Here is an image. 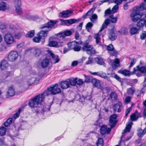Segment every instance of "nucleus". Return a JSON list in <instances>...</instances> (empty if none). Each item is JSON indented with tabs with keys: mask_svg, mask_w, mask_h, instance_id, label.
<instances>
[{
	"mask_svg": "<svg viewBox=\"0 0 146 146\" xmlns=\"http://www.w3.org/2000/svg\"><path fill=\"white\" fill-rule=\"evenodd\" d=\"M12 118H9L4 123V125L6 127L9 126L12 123Z\"/></svg>",
	"mask_w": 146,
	"mask_h": 146,
	"instance_id": "nucleus-39",
	"label": "nucleus"
},
{
	"mask_svg": "<svg viewBox=\"0 0 146 146\" xmlns=\"http://www.w3.org/2000/svg\"><path fill=\"white\" fill-rule=\"evenodd\" d=\"M122 108V103L120 101H119L117 104H115L113 107V109L115 112L116 111L117 109V112H119L121 111V108Z\"/></svg>",
	"mask_w": 146,
	"mask_h": 146,
	"instance_id": "nucleus-17",
	"label": "nucleus"
},
{
	"mask_svg": "<svg viewBox=\"0 0 146 146\" xmlns=\"http://www.w3.org/2000/svg\"><path fill=\"white\" fill-rule=\"evenodd\" d=\"M40 38L39 37H38L36 36L33 39L34 42H35L38 43L40 40Z\"/></svg>",
	"mask_w": 146,
	"mask_h": 146,
	"instance_id": "nucleus-60",
	"label": "nucleus"
},
{
	"mask_svg": "<svg viewBox=\"0 0 146 146\" xmlns=\"http://www.w3.org/2000/svg\"><path fill=\"white\" fill-rule=\"evenodd\" d=\"M18 56L17 52L15 51H12L10 52L8 56V58L10 61H14L16 60Z\"/></svg>",
	"mask_w": 146,
	"mask_h": 146,
	"instance_id": "nucleus-11",
	"label": "nucleus"
},
{
	"mask_svg": "<svg viewBox=\"0 0 146 146\" xmlns=\"http://www.w3.org/2000/svg\"><path fill=\"white\" fill-rule=\"evenodd\" d=\"M143 130L139 129L138 130V135L139 137H141L144 135Z\"/></svg>",
	"mask_w": 146,
	"mask_h": 146,
	"instance_id": "nucleus-58",
	"label": "nucleus"
},
{
	"mask_svg": "<svg viewBox=\"0 0 146 146\" xmlns=\"http://www.w3.org/2000/svg\"><path fill=\"white\" fill-rule=\"evenodd\" d=\"M48 54L52 58V62L55 64L59 61L60 59L58 58V55H55L52 53V52L49 50L47 51Z\"/></svg>",
	"mask_w": 146,
	"mask_h": 146,
	"instance_id": "nucleus-12",
	"label": "nucleus"
},
{
	"mask_svg": "<svg viewBox=\"0 0 146 146\" xmlns=\"http://www.w3.org/2000/svg\"><path fill=\"white\" fill-rule=\"evenodd\" d=\"M95 61L97 63L101 65H103L104 66H106V64L104 63V60L101 57H97L95 58Z\"/></svg>",
	"mask_w": 146,
	"mask_h": 146,
	"instance_id": "nucleus-26",
	"label": "nucleus"
},
{
	"mask_svg": "<svg viewBox=\"0 0 146 146\" xmlns=\"http://www.w3.org/2000/svg\"><path fill=\"white\" fill-rule=\"evenodd\" d=\"M4 38L5 43L8 45L13 44L15 41L13 36L11 33H7L5 34Z\"/></svg>",
	"mask_w": 146,
	"mask_h": 146,
	"instance_id": "nucleus-10",
	"label": "nucleus"
},
{
	"mask_svg": "<svg viewBox=\"0 0 146 146\" xmlns=\"http://www.w3.org/2000/svg\"><path fill=\"white\" fill-rule=\"evenodd\" d=\"M94 10V9L92 8L85 15L83 16V17H85L86 16L90 15L93 13Z\"/></svg>",
	"mask_w": 146,
	"mask_h": 146,
	"instance_id": "nucleus-52",
	"label": "nucleus"
},
{
	"mask_svg": "<svg viewBox=\"0 0 146 146\" xmlns=\"http://www.w3.org/2000/svg\"><path fill=\"white\" fill-rule=\"evenodd\" d=\"M15 8L16 11L18 15H21L23 14V11L21 7H15Z\"/></svg>",
	"mask_w": 146,
	"mask_h": 146,
	"instance_id": "nucleus-37",
	"label": "nucleus"
},
{
	"mask_svg": "<svg viewBox=\"0 0 146 146\" xmlns=\"http://www.w3.org/2000/svg\"><path fill=\"white\" fill-rule=\"evenodd\" d=\"M77 78H71L67 80L68 82L69 86L70 85L74 86H75L76 84V79Z\"/></svg>",
	"mask_w": 146,
	"mask_h": 146,
	"instance_id": "nucleus-28",
	"label": "nucleus"
},
{
	"mask_svg": "<svg viewBox=\"0 0 146 146\" xmlns=\"http://www.w3.org/2000/svg\"><path fill=\"white\" fill-rule=\"evenodd\" d=\"M119 59L116 58L113 62V67H117L119 65Z\"/></svg>",
	"mask_w": 146,
	"mask_h": 146,
	"instance_id": "nucleus-45",
	"label": "nucleus"
},
{
	"mask_svg": "<svg viewBox=\"0 0 146 146\" xmlns=\"http://www.w3.org/2000/svg\"><path fill=\"white\" fill-rule=\"evenodd\" d=\"M91 82L95 87L98 88L100 87L101 84L99 80L94 78L92 79Z\"/></svg>",
	"mask_w": 146,
	"mask_h": 146,
	"instance_id": "nucleus-21",
	"label": "nucleus"
},
{
	"mask_svg": "<svg viewBox=\"0 0 146 146\" xmlns=\"http://www.w3.org/2000/svg\"><path fill=\"white\" fill-rule=\"evenodd\" d=\"M93 24L91 22L88 23L86 26V29L88 32H90L91 29V28L93 26Z\"/></svg>",
	"mask_w": 146,
	"mask_h": 146,
	"instance_id": "nucleus-50",
	"label": "nucleus"
},
{
	"mask_svg": "<svg viewBox=\"0 0 146 146\" xmlns=\"http://www.w3.org/2000/svg\"><path fill=\"white\" fill-rule=\"evenodd\" d=\"M111 11L110 9H106L105 12L104 17H106L107 16H109L110 17V15H111Z\"/></svg>",
	"mask_w": 146,
	"mask_h": 146,
	"instance_id": "nucleus-43",
	"label": "nucleus"
},
{
	"mask_svg": "<svg viewBox=\"0 0 146 146\" xmlns=\"http://www.w3.org/2000/svg\"><path fill=\"white\" fill-rule=\"evenodd\" d=\"M6 131V129L4 127H1L0 128V135L3 136L4 135Z\"/></svg>",
	"mask_w": 146,
	"mask_h": 146,
	"instance_id": "nucleus-49",
	"label": "nucleus"
},
{
	"mask_svg": "<svg viewBox=\"0 0 146 146\" xmlns=\"http://www.w3.org/2000/svg\"><path fill=\"white\" fill-rule=\"evenodd\" d=\"M85 82L86 83H89L91 81L92 79L90 78V77L88 76H86L85 75Z\"/></svg>",
	"mask_w": 146,
	"mask_h": 146,
	"instance_id": "nucleus-62",
	"label": "nucleus"
},
{
	"mask_svg": "<svg viewBox=\"0 0 146 146\" xmlns=\"http://www.w3.org/2000/svg\"><path fill=\"white\" fill-rule=\"evenodd\" d=\"M111 19L110 21L113 23H115L117 20V17H113V15H110L109 17Z\"/></svg>",
	"mask_w": 146,
	"mask_h": 146,
	"instance_id": "nucleus-51",
	"label": "nucleus"
},
{
	"mask_svg": "<svg viewBox=\"0 0 146 146\" xmlns=\"http://www.w3.org/2000/svg\"><path fill=\"white\" fill-rule=\"evenodd\" d=\"M33 15H31V13L27 12L22 16V18L24 19H27L29 20H31Z\"/></svg>",
	"mask_w": 146,
	"mask_h": 146,
	"instance_id": "nucleus-30",
	"label": "nucleus"
},
{
	"mask_svg": "<svg viewBox=\"0 0 146 146\" xmlns=\"http://www.w3.org/2000/svg\"><path fill=\"white\" fill-rule=\"evenodd\" d=\"M21 110V109H19L18 111L14 115L13 117L15 119H16L18 117L19 114L20 113Z\"/></svg>",
	"mask_w": 146,
	"mask_h": 146,
	"instance_id": "nucleus-61",
	"label": "nucleus"
},
{
	"mask_svg": "<svg viewBox=\"0 0 146 146\" xmlns=\"http://www.w3.org/2000/svg\"><path fill=\"white\" fill-rule=\"evenodd\" d=\"M50 110V106L48 105H46L45 107H43L42 109L41 110L42 112Z\"/></svg>",
	"mask_w": 146,
	"mask_h": 146,
	"instance_id": "nucleus-59",
	"label": "nucleus"
},
{
	"mask_svg": "<svg viewBox=\"0 0 146 146\" xmlns=\"http://www.w3.org/2000/svg\"><path fill=\"white\" fill-rule=\"evenodd\" d=\"M58 85L57 84H55L52 85L47 88L49 92L52 95H55L60 93L61 92V90L59 88H58Z\"/></svg>",
	"mask_w": 146,
	"mask_h": 146,
	"instance_id": "nucleus-6",
	"label": "nucleus"
},
{
	"mask_svg": "<svg viewBox=\"0 0 146 146\" xmlns=\"http://www.w3.org/2000/svg\"><path fill=\"white\" fill-rule=\"evenodd\" d=\"M127 32V29L125 27L122 28L120 30L118 31V32L121 35L125 34Z\"/></svg>",
	"mask_w": 146,
	"mask_h": 146,
	"instance_id": "nucleus-46",
	"label": "nucleus"
},
{
	"mask_svg": "<svg viewBox=\"0 0 146 146\" xmlns=\"http://www.w3.org/2000/svg\"><path fill=\"white\" fill-rule=\"evenodd\" d=\"M33 54L35 57L39 56L41 54V51L40 49L35 48L33 49Z\"/></svg>",
	"mask_w": 146,
	"mask_h": 146,
	"instance_id": "nucleus-24",
	"label": "nucleus"
},
{
	"mask_svg": "<svg viewBox=\"0 0 146 146\" xmlns=\"http://www.w3.org/2000/svg\"><path fill=\"white\" fill-rule=\"evenodd\" d=\"M141 114L136 110L130 116V119L132 121H136L139 117H141Z\"/></svg>",
	"mask_w": 146,
	"mask_h": 146,
	"instance_id": "nucleus-16",
	"label": "nucleus"
},
{
	"mask_svg": "<svg viewBox=\"0 0 146 146\" xmlns=\"http://www.w3.org/2000/svg\"><path fill=\"white\" fill-rule=\"evenodd\" d=\"M138 29L136 27H133L131 28L130 31V33L132 35H134L137 33Z\"/></svg>",
	"mask_w": 146,
	"mask_h": 146,
	"instance_id": "nucleus-38",
	"label": "nucleus"
},
{
	"mask_svg": "<svg viewBox=\"0 0 146 146\" xmlns=\"http://www.w3.org/2000/svg\"><path fill=\"white\" fill-rule=\"evenodd\" d=\"M72 30H66L64 32L57 34V38L60 40V42L64 43L68 39L66 38V36H69L72 34Z\"/></svg>",
	"mask_w": 146,
	"mask_h": 146,
	"instance_id": "nucleus-4",
	"label": "nucleus"
},
{
	"mask_svg": "<svg viewBox=\"0 0 146 146\" xmlns=\"http://www.w3.org/2000/svg\"><path fill=\"white\" fill-rule=\"evenodd\" d=\"M72 13V11L71 10H68L66 11H63L60 13L62 17L66 18L69 17L71 16Z\"/></svg>",
	"mask_w": 146,
	"mask_h": 146,
	"instance_id": "nucleus-19",
	"label": "nucleus"
},
{
	"mask_svg": "<svg viewBox=\"0 0 146 146\" xmlns=\"http://www.w3.org/2000/svg\"><path fill=\"white\" fill-rule=\"evenodd\" d=\"M8 8L7 4L5 2H3L0 3V10L4 11Z\"/></svg>",
	"mask_w": 146,
	"mask_h": 146,
	"instance_id": "nucleus-29",
	"label": "nucleus"
},
{
	"mask_svg": "<svg viewBox=\"0 0 146 146\" xmlns=\"http://www.w3.org/2000/svg\"><path fill=\"white\" fill-rule=\"evenodd\" d=\"M103 140L102 138H98L96 142L97 146H103Z\"/></svg>",
	"mask_w": 146,
	"mask_h": 146,
	"instance_id": "nucleus-42",
	"label": "nucleus"
},
{
	"mask_svg": "<svg viewBox=\"0 0 146 146\" xmlns=\"http://www.w3.org/2000/svg\"><path fill=\"white\" fill-rule=\"evenodd\" d=\"M93 47L92 45H89L88 43H85L84 44L82 49L83 51H86L88 54L92 55L96 53L95 50H93Z\"/></svg>",
	"mask_w": 146,
	"mask_h": 146,
	"instance_id": "nucleus-9",
	"label": "nucleus"
},
{
	"mask_svg": "<svg viewBox=\"0 0 146 146\" xmlns=\"http://www.w3.org/2000/svg\"><path fill=\"white\" fill-rule=\"evenodd\" d=\"M98 18L97 15L96 14H94L90 17V19L92 22L94 23L97 21Z\"/></svg>",
	"mask_w": 146,
	"mask_h": 146,
	"instance_id": "nucleus-33",
	"label": "nucleus"
},
{
	"mask_svg": "<svg viewBox=\"0 0 146 146\" xmlns=\"http://www.w3.org/2000/svg\"><path fill=\"white\" fill-rule=\"evenodd\" d=\"M36 79L35 78H33L31 79L29 78L27 81V84L29 86H31L32 84H34L35 81Z\"/></svg>",
	"mask_w": 146,
	"mask_h": 146,
	"instance_id": "nucleus-48",
	"label": "nucleus"
},
{
	"mask_svg": "<svg viewBox=\"0 0 146 146\" xmlns=\"http://www.w3.org/2000/svg\"><path fill=\"white\" fill-rule=\"evenodd\" d=\"M22 35L20 33H15L14 36L16 38L19 39L21 36Z\"/></svg>",
	"mask_w": 146,
	"mask_h": 146,
	"instance_id": "nucleus-63",
	"label": "nucleus"
},
{
	"mask_svg": "<svg viewBox=\"0 0 146 146\" xmlns=\"http://www.w3.org/2000/svg\"><path fill=\"white\" fill-rule=\"evenodd\" d=\"M136 60L135 58H132L130 61V65L129 66V68L132 67L136 63Z\"/></svg>",
	"mask_w": 146,
	"mask_h": 146,
	"instance_id": "nucleus-55",
	"label": "nucleus"
},
{
	"mask_svg": "<svg viewBox=\"0 0 146 146\" xmlns=\"http://www.w3.org/2000/svg\"><path fill=\"white\" fill-rule=\"evenodd\" d=\"M143 14L137 10H134L130 15L131 20L133 22L137 21L142 17Z\"/></svg>",
	"mask_w": 146,
	"mask_h": 146,
	"instance_id": "nucleus-8",
	"label": "nucleus"
},
{
	"mask_svg": "<svg viewBox=\"0 0 146 146\" xmlns=\"http://www.w3.org/2000/svg\"><path fill=\"white\" fill-rule=\"evenodd\" d=\"M60 86L61 88L63 89H67L70 87L67 80L62 82L60 84Z\"/></svg>",
	"mask_w": 146,
	"mask_h": 146,
	"instance_id": "nucleus-20",
	"label": "nucleus"
},
{
	"mask_svg": "<svg viewBox=\"0 0 146 146\" xmlns=\"http://www.w3.org/2000/svg\"><path fill=\"white\" fill-rule=\"evenodd\" d=\"M7 26L5 22H1L0 23V29L1 30H4L6 29Z\"/></svg>",
	"mask_w": 146,
	"mask_h": 146,
	"instance_id": "nucleus-53",
	"label": "nucleus"
},
{
	"mask_svg": "<svg viewBox=\"0 0 146 146\" xmlns=\"http://www.w3.org/2000/svg\"><path fill=\"white\" fill-rule=\"evenodd\" d=\"M110 20L109 19H106L103 24L98 33L95 34L94 38L96 39V43L97 44L100 45L101 44V35L100 33L104 29L106 28L110 23Z\"/></svg>",
	"mask_w": 146,
	"mask_h": 146,
	"instance_id": "nucleus-3",
	"label": "nucleus"
},
{
	"mask_svg": "<svg viewBox=\"0 0 146 146\" xmlns=\"http://www.w3.org/2000/svg\"><path fill=\"white\" fill-rule=\"evenodd\" d=\"M83 83L84 82L82 79L77 78V79H76V84L78 85L81 86L82 85Z\"/></svg>",
	"mask_w": 146,
	"mask_h": 146,
	"instance_id": "nucleus-54",
	"label": "nucleus"
},
{
	"mask_svg": "<svg viewBox=\"0 0 146 146\" xmlns=\"http://www.w3.org/2000/svg\"><path fill=\"white\" fill-rule=\"evenodd\" d=\"M109 38L111 40H114L117 38V36L113 30L110 31L109 34Z\"/></svg>",
	"mask_w": 146,
	"mask_h": 146,
	"instance_id": "nucleus-27",
	"label": "nucleus"
},
{
	"mask_svg": "<svg viewBox=\"0 0 146 146\" xmlns=\"http://www.w3.org/2000/svg\"><path fill=\"white\" fill-rule=\"evenodd\" d=\"M135 91V88L133 87H131L127 89V93L130 96H133L134 94Z\"/></svg>",
	"mask_w": 146,
	"mask_h": 146,
	"instance_id": "nucleus-32",
	"label": "nucleus"
},
{
	"mask_svg": "<svg viewBox=\"0 0 146 146\" xmlns=\"http://www.w3.org/2000/svg\"><path fill=\"white\" fill-rule=\"evenodd\" d=\"M48 92H45L41 94H39L35 96L29 101V106L31 108L37 107L39 105H40L45 97L46 96H48Z\"/></svg>",
	"mask_w": 146,
	"mask_h": 146,
	"instance_id": "nucleus-2",
	"label": "nucleus"
},
{
	"mask_svg": "<svg viewBox=\"0 0 146 146\" xmlns=\"http://www.w3.org/2000/svg\"><path fill=\"white\" fill-rule=\"evenodd\" d=\"M55 21H50L48 22L46 25H43L40 27L41 29L45 28V30H42L37 34V35L41 39H44L47 36L48 31L50 30L54 27V25L56 23Z\"/></svg>",
	"mask_w": 146,
	"mask_h": 146,
	"instance_id": "nucleus-1",
	"label": "nucleus"
},
{
	"mask_svg": "<svg viewBox=\"0 0 146 146\" xmlns=\"http://www.w3.org/2000/svg\"><path fill=\"white\" fill-rule=\"evenodd\" d=\"M126 0H112L111 1V3H114L117 5H118L120 4L123 1H126Z\"/></svg>",
	"mask_w": 146,
	"mask_h": 146,
	"instance_id": "nucleus-56",
	"label": "nucleus"
},
{
	"mask_svg": "<svg viewBox=\"0 0 146 146\" xmlns=\"http://www.w3.org/2000/svg\"><path fill=\"white\" fill-rule=\"evenodd\" d=\"M107 48L108 50L113 51V53L112 54L113 56H115L117 54V52L114 50V48L112 44H110L108 46H107Z\"/></svg>",
	"mask_w": 146,
	"mask_h": 146,
	"instance_id": "nucleus-23",
	"label": "nucleus"
},
{
	"mask_svg": "<svg viewBox=\"0 0 146 146\" xmlns=\"http://www.w3.org/2000/svg\"><path fill=\"white\" fill-rule=\"evenodd\" d=\"M58 39V42L55 41H50L49 44V46L52 47H55L57 48L62 47L63 45L62 44L63 43L60 42L59 40V39Z\"/></svg>",
	"mask_w": 146,
	"mask_h": 146,
	"instance_id": "nucleus-15",
	"label": "nucleus"
},
{
	"mask_svg": "<svg viewBox=\"0 0 146 146\" xmlns=\"http://www.w3.org/2000/svg\"><path fill=\"white\" fill-rule=\"evenodd\" d=\"M110 96L111 99L113 100H117V94L115 92H112L110 94Z\"/></svg>",
	"mask_w": 146,
	"mask_h": 146,
	"instance_id": "nucleus-47",
	"label": "nucleus"
},
{
	"mask_svg": "<svg viewBox=\"0 0 146 146\" xmlns=\"http://www.w3.org/2000/svg\"><path fill=\"white\" fill-rule=\"evenodd\" d=\"M146 73V67L141 66L140 67L139 65L137 66L136 68H134L133 74H135L136 75L140 77L142 76L141 73Z\"/></svg>",
	"mask_w": 146,
	"mask_h": 146,
	"instance_id": "nucleus-7",
	"label": "nucleus"
},
{
	"mask_svg": "<svg viewBox=\"0 0 146 146\" xmlns=\"http://www.w3.org/2000/svg\"><path fill=\"white\" fill-rule=\"evenodd\" d=\"M49 63V60L47 58L43 60L41 62V65L42 68H45L47 67Z\"/></svg>",
	"mask_w": 146,
	"mask_h": 146,
	"instance_id": "nucleus-25",
	"label": "nucleus"
},
{
	"mask_svg": "<svg viewBox=\"0 0 146 146\" xmlns=\"http://www.w3.org/2000/svg\"><path fill=\"white\" fill-rule=\"evenodd\" d=\"M15 7H21L22 5L21 0H14Z\"/></svg>",
	"mask_w": 146,
	"mask_h": 146,
	"instance_id": "nucleus-44",
	"label": "nucleus"
},
{
	"mask_svg": "<svg viewBox=\"0 0 146 146\" xmlns=\"http://www.w3.org/2000/svg\"><path fill=\"white\" fill-rule=\"evenodd\" d=\"M119 72L125 76H129L130 75V72L126 70H120Z\"/></svg>",
	"mask_w": 146,
	"mask_h": 146,
	"instance_id": "nucleus-41",
	"label": "nucleus"
},
{
	"mask_svg": "<svg viewBox=\"0 0 146 146\" xmlns=\"http://www.w3.org/2000/svg\"><path fill=\"white\" fill-rule=\"evenodd\" d=\"M105 73L103 72L101 77L106 80L109 82H111V80L110 78V76H108Z\"/></svg>",
	"mask_w": 146,
	"mask_h": 146,
	"instance_id": "nucleus-35",
	"label": "nucleus"
},
{
	"mask_svg": "<svg viewBox=\"0 0 146 146\" xmlns=\"http://www.w3.org/2000/svg\"><path fill=\"white\" fill-rule=\"evenodd\" d=\"M15 94V88L13 86L11 85L8 88V91L7 92L6 98H7L9 96H12Z\"/></svg>",
	"mask_w": 146,
	"mask_h": 146,
	"instance_id": "nucleus-14",
	"label": "nucleus"
},
{
	"mask_svg": "<svg viewBox=\"0 0 146 146\" xmlns=\"http://www.w3.org/2000/svg\"><path fill=\"white\" fill-rule=\"evenodd\" d=\"M111 131V128H107L106 126L103 125L101 128L100 132L102 135H104L106 133H109Z\"/></svg>",
	"mask_w": 146,
	"mask_h": 146,
	"instance_id": "nucleus-18",
	"label": "nucleus"
},
{
	"mask_svg": "<svg viewBox=\"0 0 146 146\" xmlns=\"http://www.w3.org/2000/svg\"><path fill=\"white\" fill-rule=\"evenodd\" d=\"M133 123L132 122H130L128 124L125 128V129L123 130L122 132V134H124L126 132H129L131 127L132 125H133Z\"/></svg>",
	"mask_w": 146,
	"mask_h": 146,
	"instance_id": "nucleus-31",
	"label": "nucleus"
},
{
	"mask_svg": "<svg viewBox=\"0 0 146 146\" xmlns=\"http://www.w3.org/2000/svg\"><path fill=\"white\" fill-rule=\"evenodd\" d=\"M42 18L38 15H33L32 17V19L31 20L35 21H41Z\"/></svg>",
	"mask_w": 146,
	"mask_h": 146,
	"instance_id": "nucleus-36",
	"label": "nucleus"
},
{
	"mask_svg": "<svg viewBox=\"0 0 146 146\" xmlns=\"http://www.w3.org/2000/svg\"><path fill=\"white\" fill-rule=\"evenodd\" d=\"M82 42L81 41L78 42L74 41L68 43V45L69 47L70 46V49H73L74 51H78L80 50L81 48V46L78 45L82 44Z\"/></svg>",
	"mask_w": 146,
	"mask_h": 146,
	"instance_id": "nucleus-5",
	"label": "nucleus"
},
{
	"mask_svg": "<svg viewBox=\"0 0 146 146\" xmlns=\"http://www.w3.org/2000/svg\"><path fill=\"white\" fill-rule=\"evenodd\" d=\"M35 35V31L31 30L28 32L26 35V36L27 37L31 38L33 37Z\"/></svg>",
	"mask_w": 146,
	"mask_h": 146,
	"instance_id": "nucleus-40",
	"label": "nucleus"
},
{
	"mask_svg": "<svg viewBox=\"0 0 146 146\" xmlns=\"http://www.w3.org/2000/svg\"><path fill=\"white\" fill-rule=\"evenodd\" d=\"M142 33V34L141 35V39L142 40H143L146 37V32L143 31Z\"/></svg>",
	"mask_w": 146,
	"mask_h": 146,
	"instance_id": "nucleus-64",
	"label": "nucleus"
},
{
	"mask_svg": "<svg viewBox=\"0 0 146 146\" xmlns=\"http://www.w3.org/2000/svg\"><path fill=\"white\" fill-rule=\"evenodd\" d=\"M117 116L116 114H113L111 115L110 118L109 122L111 128L113 127L116 124V119Z\"/></svg>",
	"mask_w": 146,
	"mask_h": 146,
	"instance_id": "nucleus-13",
	"label": "nucleus"
},
{
	"mask_svg": "<svg viewBox=\"0 0 146 146\" xmlns=\"http://www.w3.org/2000/svg\"><path fill=\"white\" fill-rule=\"evenodd\" d=\"M103 73V72L100 71L98 72H92L91 74L93 75H96L101 77Z\"/></svg>",
	"mask_w": 146,
	"mask_h": 146,
	"instance_id": "nucleus-57",
	"label": "nucleus"
},
{
	"mask_svg": "<svg viewBox=\"0 0 146 146\" xmlns=\"http://www.w3.org/2000/svg\"><path fill=\"white\" fill-rule=\"evenodd\" d=\"M8 66V64L7 61L3 60L1 62L0 64V67L2 70H5L7 68Z\"/></svg>",
	"mask_w": 146,
	"mask_h": 146,
	"instance_id": "nucleus-22",
	"label": "nucleus"
},
{
	"mask_svg": "<svg viewBox=\"0 0 146 146\" xmlns=\"http://www.w3.org/2000/svg\"><path fill=\"white\" fill-rule=\"evenodd\" d=\"M145 25V19H142L137 23V25L138 27H143Z\"/></svg>",
	"mask_w": 146,
	"mask_h": 146,
	"instance_id": "nucleus-34",
	"label": "nucleus"
}]
</instances>
